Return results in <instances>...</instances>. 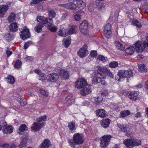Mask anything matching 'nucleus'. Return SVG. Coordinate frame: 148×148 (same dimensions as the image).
<instances>
[{"mask_svg":"<svg viewBox=\"0 0 148 148\" xmlns=\"http://www.w3.org/2000/svg\"><path fill=\"white\" fill-rule=\"evenodd\" d=\"M27 139L25 137L22 138L21 142L18 146L19 148H22L26 146Z\"/></svg>","mask_w":148,"mask_h":148,"instance_id":"4c0bfd02","label":"nucleus"},{"mask_svg":"<svg viewBox=\"0 0 148 148\" xmlns=\"http://www.w3.org/2000/svg\"><path fill=\"white\" fill-rule=\"evenodd\" d=\"M112 26L110 23L106 24L104 27L103 33L104 36L108 38H110L112 36V33L111 31Z\"/></svg>","mask_w":148,"mask_h":148,"instance_id":"0eeeda50","label":"nucleus"},{"mask_svg":"<svg viewBox=\"0 0 148 148\" xmlns=\"http://www.w3.org/2000/svg\"><path fill=\"white\" fill-rule=\"evenodd\" d=\"M84 14V12L82 11L78 12L77 14L74 16L73 17L76 21H79L81 19V17Z\"/></svg>","mask_w":148,"mask_h":148,"instance_id":"a878e982","label":"nucleus"},{"mask_svg":"<svg viewBox=\"0 0 148 148\" xmlns=\"http://www.w3.org/2000/svg\"><path fill=\"white\" fill-rule=\"evenodd\" d=\"M49 16L52 18L56 16V13L53 10H49L48 12Z\"/></svg>","mask_w":148,"mask_h":148,"instance_id":"6e6d98bb","label":"nucleus"},{"mask_svg":"<svg viewBox=\"0 0 148 148\" xmlns=\"http://www.w3.org/2000/svg\"><path fill=\"white\" fill-rule=\"evenodd\" d=\"M110 122V119L108 118H106L102 120L101 121V123L102 127L106 128L108 127Z\"/></svg>","mask_w":148,"mask_h":148,"instance_id":"393cba45","label":"nucleus"},{"mask_svg":"<svg viewBox=\"0 0 148 148\" xmlns=\"http://www.w3.org/2000/svg\"><path fill=\"white\" fill-rule=\"evenodd\" d=\"M130 114L128 110H125L121 112L120 114V116L122 117L127 116Z\"/></svg>","mask_w":148,"mask_h":148,"instance_id":"a19ab883","label":"nucleus"},{"mask_svg":"<svg viewBox=\"0 0 148 148\" xmlns=\"http://www.w3.org/2000/svg\"><path fill=\"white\" fill-rule=\"evenodd\" d=\"M44 25L41 23H38L34 28V30L37 33L41 32L42 30V28Z\"/></svg>","mask_w":148,"mask_h":148,"instance_id":"c85d7f7f","label":"nucleus"},{"mask_svg":"<svg viewBox=\"0 0 148 148\" xmlns=\"http://www.w3.org/2000/svg\"><path fill=\"white\" fill-rule=\"evenodd\" d=\"M64 45L66 47H68L71 43V38L68 37L66 38H64L63 41Z\"/></svg>","mask_w":148,"mask_h":148,"instance_id":"72a5a7b5","label":"nucleus"},{"mask_svg":"<svg viewBox=\"0 0 148 148\" xmlns=\"http://www.w3.org/2000/svg\"><path fill=\"white\" fill-rule=\"evenodd\" d=\"M133 25L137 27L140 28L142 27V24L141 23L136 19H134L132 20Z\"/></svg>","mask_w":148,"mask_h":148,"instance_id":"ea45409f","label":"nucleus"},{"mask_svg":"<svg viewBox=\"0 0 148 148\" xmlns=\"http://www.w3.org/2000/svg\"><path fill=\"white\" fill-rule=\"evenodd\" d=\"M69 2V3L66 4H59V5L62 7H64L66 9L71 10L76 9L77 8L76 4L73 3L74 2Z\"/></svg>","mask_w":148,"mask_h":148,"instance_id":"a211bd4d","label":"nucleus"},{"mask_svg":"<svg viewBox=\"0 0 148 148\" xmlns=\"http://www.w3.org/2000/svg\"><path fill=\"white\" fill-rule=\"evenodd\" d=\"M7 124L4 121H2L0 122V130H1L2 128L5 127Z\"/></svg>","mask_w":148,"mask_h":148,"instance_id":"5fc2aeb1","label":"nucleus"},{"mask_svg":"<svg viewBox=\"0 0 148 148\" xmlns=\"http://www.w3.org/2000/svg\"><path fill=\"white\" fill-rule=\"evenodd\" d=\"M52 147L50 141L47 139L44 140L41 144L40 145L38 148H48Z\"/></svg>","mask_w":148,"mask_h":148,"instance_id":"aec40b11","label":"nucleus"},{"mask_svg":"<svg viewBox=\"0 0 148 148\" xmlns=\"http://www.w3.org/2000/svg\"><path fill=\"white\" fill-rule=\"evenodd\" d=\"M22 65V62L19 60H17L14 64V67L16 68H19L21 67Z\"/></svg>","mask_w":148,"mask_h":148,"instance_id":"09e8293b","label":"nucleus"},{"mask_svg":"<svg viewBox=\"0 0 148 148\" xmlns=\"http://www.w3.org/2000/svg\"><path fill=\"white\" fill-rule=\"evenodd\" d=\"M92 83L96 84L101 82L102 84L106 85L107 83L104 79L106 78L105 74L99 72V71L95 70L92 74Z\"/></svg>","mask_w":148,"mask_h":148,"instance_id":"f03ea898","label":"nucleus"},{"mask_svg":"<svg viewBox=\"0 0 148 148\" xmlns=\"http://www.w3.org/2000/svg\"><path fill=\"white\" fill-rule=\"evenodd\" d=\"M59 77V75L57 74L52 73L48 75L47 79L48 82H54L56 81Z\"/></svg>","mask_w":148,"mask_h":148,"instance_id":"6ab92c4d","label":"nucleus"},{"mask_svg":"<svg viewBox=\"0 0 148 148\" xmlns=\"http://www.w3.org/2000/svg\"><path fill=\"white\" fill-rule=\"evenodd\" d=\"M87 84V82L84 78H80L76 82L75 86L77 88L79 89L84 87Z\"/></svg>","mask_w":148,"mask_h":148,"instance_id":"9d476101","label":"nucleus"},{"mask_svg":"<svg viewBox=\"0 0 148 148\" xmlns=\"http://www.w3.org/2000/svg\"><path fill=\"white\" fill-rule=\"evenodd\" d=\"M16 17V14L14 13H11L8 17V19L9 22L11 23L14 21Z\"/></svg>","mask_w":148,"mask_h":148,"instance_id":"58836bf2","label":"nucleus"},{"mask_svg":"<svg viewBox=\"0 0 148 148\" xmlns=\"http://www.w3.org/2000/svg\"><path fill=\"white\" fill-rule=\"evenodd\" d=\"M134 48L133 46L128 47L125 50V52L127 55H132L134 52Z\"/></svg>","mask_w":148,"mask_h":148,"instance_id":"bb28decb","label":"nucleus"},{"mask_svg":"<svg viewBox=\"0 0 148 148\" xmlns=\"http://www.w3.org/2000/svg\"><path fill=\"white\" fill-rule=\"evenodd\" d=\"M96 114L97 116L100 117H103L105 116L106 112L104 110L100 109L96 110Z\"/></svg>","mask_w":148,"mask_h":148,"instance_id":"cd10ccee","label":"nucleus"},{"mask_svg":"<svg viewBox=\"0 0 148 148\" xmlns=\"http://www.w3.org/2000/svg\"><path fill=\"white\" fill-rule=\"evenodd\" d=\"M138 71L141 72H146L147 71V69L144 64H138Z\"/></svg>","mask_w":148,"mask_h":148,"instance_id":"473e14b6","label":"nucleus"},{"mask_svg":"<svg viewBox=\"0 0 148 148\" xmlns=\"http://www.w3.org/2000/svg\"><path fill=\"white\" fill-rule=\"evenodd\" d=\"M145 37V40L142 38L140 42L138 41L133 45V46L135 47L134 49L137 52H141L145 49L148 51V34H146Z\"/></svg>","mask_w":148,"mask_h":148,"instance_id":"f257e3e1","label":"nucleus"},{"mask_svg":"<svg viewBox=\"0 0 148 148\" xmlns=\"http://www.w3.org/2000/svg\"><path fill=\"white\" fill-rule=\"evenodd\" d=\"M128 96L129 98L133 100H136L138 97V92L136 91L129 92H128Z\"/></svg>","mask_w":148,"mask_h":148,"instance_id":"4be33fe9","label":"nucleus"},{"mask_svg":"<svg viewBox=\"0 0 148 148\" xmlns=\"http://www.w3.org/2000/svg\"><path fill=\"white\" fill-rule=\"evenodd\" d=\"M24 59L26 62L31 61L33 60V58L30 56H27L24 58Z\"/></svg>","mask_w":148,"mask_h":148,"instance_id":"052dcab7","label":"nucleus"},{"mask_svg":"<svg viewBox=\"0 0 148 148\" xmlns=\"http://www.w3.org/2000/svg\"><path fill=\"white\" fill-rule=\"evenodd\" d=\"M98 59L100 60L103 63H105L107 61V59L105 57L101 55L98 56Z\"/></svg>","mask_w":148,"mask_h":148,"instance_id":"de8ad7c7","label":"nucleus"},{"mask_svg":"<svg viewBox=\"0 0 148 148\" xmlns=\"http://www.w3.org/2000/svg\"><path fill=\"white\" fill-rule=\"evenodd\" d=\"M5 128L3 129V131L4 134H9L12 133L13 132V128L11 126L4 127Z\"/></svg>","mask_w":148,"mask_h":148,"instance_id":"7c9ffc66","label":"nucleus"},{"mask_svg":"<svg viewBox=\"0 0 148 148\" xmlns=\"http://www.w3.org/2000/svg\"><path fill=\"white\" fill-rule=\"evenodd\" d=\"M20 35L23 40H25L29 38L30 34L29 29L25 27L23 30L20 32Z\"/></svg>","mask_w":148,"mask_h":148,"instance_id":"9b49d317","label":"nucleus"},{"mask_svg":"<svg viewBox=\"0 0 148 148\" xmlns=\"http://www.w3.org/2000/svg\"><path fill=\"white\" fill-rule=\"evenodd\" d=\"M18 102L21 106H25L27 104L26 100L23 98H19L18 100Z\"/></svg>","mask_w":148,"mask_h":148,"instance_id":"c03bdc74","label":"nucleus"},{"mask_svg":"<svg viewBox=\"0 0 148 148\" xmlns=\"http://www.w3.org/2000/svg\"><path fill=\"white\" fill-rule=\"evenodd\" d=\"M35 73L37 74V78L40 80L42 82H45L46 79V75L43 73H42L40 70L37 69L34 70Z\"/></svg>","mask_w":148,"mask_h":148,"instance_id":"4468645a","label":"nucleus"},{"mask_svg":"<svg viewBox=\"0 0 148 148\" xmlns=\"http://www.w3.org/2000/svg\"><path fill=\"white\" fill-rule=\"evenodd\" d=\"M123 142L126 148H133L134 146L140 145L141 143L140 140L135 138L126 139Z\"/></svg>","mask_w":148,"mask_h":148,"instance_id":"39448f33","label":"nucleus"},{"mask_svg":"<svg viewBox=\"0 0 148 148\" xmlns=\"http://www.w3.org/2000/svg\"><path fill=\"white\" fill-rule=\"evenodd\" d=\"M126 70H122L119 71L115 76V79L119 81H121V79L126 78Z\"/></svg>","mask_w":148,"mask_h":148,"instance_id":"f3484780","label":"nucleus"},{"mask_svg":"<svg viewBox=\"0 0 148 148\" xmlns=\"http://www.w3.org/2000/svg\"><path fill=\"white\" fill-rule=\"evenodd\" d=\"M6 81L8 83L12 84H13L15 82L14 77L11 75H8L6 78Z\"/></svg>","mask_w":148,"mask_h":148,"instance_id":"f704fd0d","label":"nucleus"},{"mask_svg":"<svg viewBox=\"0 0 148 148\" xmlns=\"http://www.w3.org/2000/svg\"><path fill=\"white\" fill-rule=\"evenodd\" d=\"M115 45L116 47L119 50L123 51L125 49L124 47L120 42L119 41H116L115 43Z\"/></svg>","mask_w":148,"mask_h":148,"instance_id":"e433bc0d","label":"nucleus"},{"mask_svg":"<svg viewBox=\"0 0 148 148\" xmlns=\"http://www.w3.org/2000/svg\"><path fill=\"white\" fill-rule=\"evenodd\" d=\"M73 140H71L69 143L72 147H74L75 145H81L84 142V140L82 135L79 133L74 134L73 136Z\"/></svg>","mask_w":148,"mask_h":148,"instance_id":"20e7f679","label":"nucleus"},{"mask_svg":"<svg viewBox=\"0 0 148 148\" xmlns=\"http://www.w3.org/2000/svg\"><path fill=\"white\" fill-rule=\"evenodd\" d=\"M95 102L96 105H98L102 101L103 98L101 97H97L94 98Z\"/></svg>","mask_w":148,"mask_h":148,"instance_id":"49530a36","label":"nucleus"},{"mask_svg":"<svg viewBox=\"0 0 148 148\" xmlns=\"http://www.w3.org/2000/svg\"><path fill=\"white\" fill-rule=\"evenodd\" d=\"M90 55L92 57H95L97 55V51H92L90 52Z\"/></svg>","mask_w":148,"mask_h":148,"instance_id":"bf43d9fd","label":"nucleus"},{"mask_svg":"<svg viewBox=\"0 0 148 148\" xmlns=\"http://www.w3.org/2000/svg\"><path fill=\"white\" fill-rule=\"evenodd\" d=\"M4 38L6 41H11V38L10 35V34H7L4 36Z\"/></svg>","mask_w":148,"mask_h":148,"instance_id":"864d4df0","label":"nucleus"},{"mask_svg":"<svg viewBox=\"0 0 148 148\" xmlns=\"http://www.w3.org/2000/svg\"><path fill=\"white\" fill-rule=\"evenodd\" d=\"M36 19L38 22L40 23L43 25L45 24H48V23H50V24H52V18H47L43 16H38L37 17Z\"/></svg>","mask_w":148,"mask_h":148,"instance_id":"6e6552de","label":"nucleus"},{"mask_svg":"<svg viewBox=\"0 0 148 148\" xmlns=\"http://www.w3.org/2000/svg\"><path fill=\"white\" fill-rule=\"evenodd\" d=\"M3 148H10V145L8 144H5L3 145L2 146Z\"/></svg>","mask_w":148,"mask_h":148,"instance_id":"774afa93","label":"nucleus"},{"mask_svg":"<svg viewBox=\"0 0 148 148\" xmlns=\"http://www.w3.org/2000/svg\"><path fill=\"white\" fill-rule=\"evenodd\" d=\"M40 93L44 96H47L49 93L45 90L41 89L39 90Z\"/></svg>","mask_w":148,"mask_h":148,"instance_id":"4d7b16f0","label":"nucleus"},{"mask_svg":"<svg viewBox=\"0 0 148 148\" xmlns=\"http://www.w3.org/2000/svg\"><path fill=\"white\" fill-rule=\"evenodd\" d=\"M126 78H130L133 75L132 72L131 70H126Z\"/></svg>","mask_w":148,"mask_h":148,"instance_id":"8fccbe9b","label":"nucleus"},{"mask_svg":"<svg viewBox=\"0 0 148 148\" xmlns=\"http://www.w3.org/2000/svg\"><path fill=\"white\" fill-rule=\"evenodd\" d=\"M6 53L8 57H9L12 54V52L10 50L9 48H7Z\"/></svg>","mask_w":148,"mask_h":148,"instance_id":"680f3d73","label":"nucleus"},{"mask_svg":"<svg viewBox=\"0 0 148 148\" xmlns=\"http://www.w3.org/2000/svg\"><path fill=\"white\" fill-rule=\"evenodd\" d=\"M45 0H33L31 2L30 5L32 6H33L34 4H37L42 1H45Z\"/></svg>","mask_w":148,"mask_h":148,"instance_id":"603ef678","label":"nucleus"},{"mask_svg":"<svg viewBox=\"0 0 148 148\" xmlns=\"http://www.w3.org/2000/svg\"><path fill=\"white\" fill-rule=\"evenodd\" d=\"M8 8L7 5H3L0 6V17L3 16ZM1 23V20L0 19V24Z\"/></svg>","mask_w":148,"mask_h":148,"instance_id":"412c9836","label":"nucleus"},{"mask_svg":"<svg viewBox=\"0 0 148 148\" xmlns=\"http://www.w3.org/2000/svg\"><path fill=\"white\" fill-rule=\"evenodd\" d=\"M75 123L74 122H70L68 123V127L69 129L71 130H73L75 127Z\"/></svg>","mask_w":148,"mask_h":148,"instance_id":"a18cd8bd","label":"nucleus"},{"mask_svg":"<svg viewBox=\"0 0 148 148\" xmlns=\"http://www.w3.org/2000/svg\"><path fill=\"white\" fill-rule=\"evenodd\" d=\"M47 120V116L44 115L40 116L38 119L36 123H34L33 124V126L32 127V130L37 131L41 128L43 126L45 125V122Z\"/></svg>","mask_w":148,"mask_h":148,"instance_id":"7ed1b4c3","label":"nucleus"},{"mask_svg":"<svg viewBox=\"0 0 148 148\" xmlns=\"http://www.w3.org/2000/svg\"><path fill=\"white\" fill-rule=\"evenodd\" d=\"M135 117L137 118L140 117L141 116V113L139 112H137L134 114Z\"/></svg>","mask_w":148,"mask_h":148,"instance_id":"69168bd1","label":"nucleus"},{"mask_svg":"<svg viewBox=\"0 0 148 148\" xmlns=\"http://www.w3.org/2000/svg\"><path fill=\"white\" fill-rule=\"evenodd\" d=\"M87 45H84L79 50L78 52V54L80 57H84L87 55L88 52L87 50Z\"/></svg>","mask_w":148,"mask_h":148,"instance_id":"f8f14e48","label":"nucleus"},{"mask_svg":"<svg viewBox=\"0 0 148 148\" xmlns=\"http://www.w3.org/2000/svg\"><path fill=\"white\" fill-rule=\"evenodd\" d=\"M31 43L32 42L30 41H28L25 43L24 45V49H26L31 44Z\"/></svg>","mask_w":148,"mask_h":148,"instance_id":"13d9d810","label":"nucleus"},{"mask_svg":"<svg viewBox=\"0 0 148 148\" xmlns=\"http://www.w3.org/2000/svg\"><path fill=\"white\" fill-rule=\"evenodd\" d=\"M98 71L102 74H105L106 77V75H107L111 78H113L114 77L113 75L110 70L106 67H100L99 68Z\"/></svg>","mask_w":148,"mask_h":148,"instance_id":"ddd939ff","label":"nucleus"},{"mask_svg":"<svg viewBox=\"0 0 148 148\" xmlns=\"http://www.w3.org/2000/svg\"><path fill=\"white\" fill-rule=\"evenodd\" d=\"M59 36L62 37H65L68 34L66 29L64 28H62L60 29L58 32Z\"/></svg>","mask_w":148,"mask_h":148,"instance_id":"c9c22d12","label":"nucleus"},{"mask_svg":"<svg viewBox=\"0 0 148 148\" xmlns=\"http://www.w3.org/2000/svg\"><path fill=\"white\" fill-rule=\"evenodd\" d=\"M53 21H52V22ZM48 25V28L50 31L52 32H55L56 31L57 29V27L56 26H51L53 25V22H52V24H50V23H48L47 24Z\"/></svg>","mask_w":148,"mask_h":148,"instance_id":"79ce46f5","label":"nucleus"},{"mask_svg":"<svg viewBox=\"0 0 148 148\" xmlns=\"http://www.w3.org/2000/svg\"><path fill=\"white\" fill-rule=\"evenodd\" d=\"M58 74L59 77L62 79H67L69 77V72L64 69H61Z\"/></svg>","mask_w":148,"mask_h":148,"instance_id":"dca6fc26","label":"nucleus"},{"mask_svg":"<svg viewBox=\"0 0 148 148\" xmlns=\"http://www.w3.org/2000/svg\"><path fill=\"white\" fill-rule=\"evenodd\" d=\"M91 91V86L87 84L84 87L82 88L80 93L82 95L85 96L90 93Z\"/></svg>","mask_w":148,"mask_h":148,"instance_id":"2eb2a0df","label":"nucleus"},{"mask_svg":"<svg viewBox=\"0 0 148 148\" xmlns=\"http://www.w3.org/2000/svg\"><path fill=\"white\" fill-rule=\"evenodd\" d=\"M27 130V128L26 125L23 124L19 127L18 130V133L20 134L21 132H23Z\"/></svg>","mask_w":148,"mask_h":148,"instance_id":"37998d69","label":"nucleus"},{"mask_svg":"<svg viewBox=\"0 0 148 148\" xmlns=\"http://www.w3.org/2000/svg\"><path fill=\"white\" fill-rule=\"evenodd\" d=\"M79 30L81 32L84 34H87L88 32V22L83 21L80 25Z\"/></svg>","mask_w":148,"mask_h":148,"instance_id":"1a4fd4ad","label":"nucleus"},{"mask_svg":"<svg viewBox=\"0 0 148 148\" xmlns=\"http://www.w3.org/2000/svg\"><path fill=\"white\" fill-rule=\"evenodd\" d=\"M118 126L122 131L126 133H127L130 132V128L129 126L127 124H118Z\"/></svg>","mask_w":148,"mask_h":148,"instance_id":"5701e85b","label":"nucleus"},{"mask_svg":"<svg viewBox=\"0 0 148 148\" xmlns=\"http://www.w3.org/2000/svg\"><path fill=\"white\" fill-rule=\"evenodd\" d=\"M73 97L70 95H68L65 98V100L66 101H71L73 99Z\"/></svg>","mask_w":148,"mask_h":148,"instance_id":"0e129e2a","label":"nucleus"},{"mask_svg":"<svg viewBox=\"0 0 148 148\" xmlns=\"http://www.w3.org/2000/svg\"><path fill=\"white\" fill-rule=\"evenodd\" d=\"M77 4L78 8L80 9H84L86 6L85 3L82 0H77Z\"/></svg>","mask_w":148,"mask_h":148,"instance_id":"c756f323","label":"nucleus"},{"mask_svg":"<svg viewBox=\"0 0 148 148\" xmlns=\"http://www.w3.org/2000/svg\"><path fill=\"white\" fill-rule=\"evenodd\" d=\"M118 65V63L117 62L114 61L110 62L109 64V66L111 68H115Z\"/></svg>","mask_w":148,"mask_h":148,"instance_id":"3c124183","label":"nucleus"},{"mask_svg":"<svg viewBox=\"0 0 148 148\" xmlns=\"http://www.w3.org/2000/svg\"><path fill=\"white\" fill-rule=\"evenodd\" d=\"M112 136L110 135H106L101 137L100 138V146L102 148L106 147L109 145Z\"/></svg>","mask_w":148,"mask_h":148,"instance_id":"423d86ee","label":"nucleus"},{"mask_svg":"<svg viewBox=\"0 0 148 148\" xmlns=\"http://www.w3.org/2000/svg\"><path fill=\"white\" fill-rule=\"evenodd\" d=\"M77 29V27L76 25H72L70 27L69 29L68 32V34H75L76 33Z\"/></svg>","mask_w":148,"mask_h":148,"instance_id":"2f4dec72","label":"nucleus"},{"mask_svg":"<svg viewBox=\"0 0 148 148\" xmlns=\"http://www.w3.org/2000/svg\"><path fill=\"white\" fill-rule=\"evenodd\" d=\"M9 30L12 32H16L18 30L17 23L16 22L11 23L9 27Z\"/></svg>","mask_w":148,"mask_h":148,"instance_id":"b1692460","label":"nucleus"},{"mask_svg":"<svg viewBox=\"0 0 148 148\" xmlns=\"http://www.w3.org/2000/svg\"><path fill=\"white\" fill-rule=\"evenodd\" d=\"M108 92L107 90H104L101 94V95L102 96H106L108 95Z\"/></svg>","mask_w":148,"mask_h":148,"instance_id":"e2e57ef3","label":"nucleus"},{"mask_svg":"<svg viewBox=\"0 0 148 148\" xmlns=\"http://www.w3.org/2000/svg\"><path fill=\"white\" fill-rule=\"evenodd\" d=\"M110 107L113 110H116L117 108V106L116 105L113 106V105H111L110 106Z\"/></svg>","mask_w":148,"mask_h":148,"instance_id":"338daca9","label":"nucleus"}]
</instances>
